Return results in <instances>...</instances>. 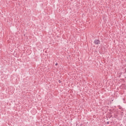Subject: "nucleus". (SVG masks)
Returning <instances> with one entry per match:
<instances>
[{
	"mask_svg": "<svg viewBox=\"0 0 126 126\" xmlns=\"http://www.w3.org/2000/svg\"><path fill=\"white\" fill-rule=\"evenodd\" d=\"M33 69H30L29 70V72H30H30H31V71H33Z\"/></svg>",
	"mask_w": 126,
	"mask_h": 126,
	"instance_id": "f03ea898",
	"label": "nucleus"
},
{
	"mask_svg": "<svg viewBox=\"0 0 126 126\" xmlns=\"http://www.w3.org/2000/svg\"><path fill=\"white\" fill-rule=\"evenodd\" d=\"M107 125H109L110 124V122H107Z\"/></svg>",
	"mask_w": 126,
	"mask_h": 126,
	"instance_id": "423d86ee",
	"label": "nucleus"
},
{
	"mask_svg": "<svg viewBox=\"0 0 126 126\" xmlns=\"http://www.w3.org/2000/svg\"><path fill=\"white\" fill-rule=\"evenodd\" d=\"M112 116L111 115V116H110V118H112Z\"/></svg>",
	"mask_w": 126,
	"mask_h": 126,
	"instance_id": "0eeeda50",
	"label": "nucleus"
},
{
	"mask_svg": "<svg viewBox=\"0 0 126 126\" xmlns=\"http://www.w3.org/2000/svg\"><path fill=\"white\" fill-rule=\"evenodd\" d=\"M117 117H118V115L116 114H114V118H117Z\"/></svg>",
	"mask_w": 126,
	"mask_h": 126,
	"instance_id": "7ed1b4c3",
	"label": "nucleus"
},
{
	"mask_svg": "<svg viewBox=\"0 0 126 126\" xmlns=\"http://www.w3.org/2000/svg\"><path fill=\"white\" fill-rule=\"evenodd\" d=\"M94 43L95 45H99V44L101 43V41H100L99 39H95Z\"/></svg>",
	"mask_w": 126,
	"mask_h": 126,
	"instance_id": "f257e3e1",
	"label": "nucleus"
},
{
	"mask_svg": "<svg viewBox=\"0 0 126 126\" xmlns=\"http://www.w3.org/2000/svg\"><path fill=\"white\" fill-rule=\"evenodd\" d=\"M110 111H112L111 110H110Z\"/></svg>",
	"mask_w": 126,
	"mask_h": 126,
	"instance_id": "6e6552de",
	"label": "nucleus"
},
{
	"mask_svg": "<svg viewBox=\"0 0 126 126\" xmlns=\"http://www.w3.org/2000/svg\"><path fill=\"white\" fill-rule=\"evenodd\" d=\"M121 116H124V112H121Z\"/></svg>",
	"mask_w": 126,
	"mask_h": 126,
	"instance_id": "20e7f679",
	"label": "nucleus"
},
{
	"mask_svg": "<svg viewBox=\"0 0 126 126\" xmlns=\"http://www.w3.org/2000/svg\"><path fill=\"white\" fill-rule=\"evenodd\" d=\"M58 64H59L58 63H56V64H55L56 66H57V65H58Z\"/></svg>",
	"mask_w": 126,
	"mask_h": 126,
	"instance_id": "39448f33",
	"label": "nucleus"
}]
</instances>
